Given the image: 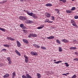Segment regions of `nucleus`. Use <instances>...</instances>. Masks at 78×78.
<instances>
[{"mask_svg": "<svg viewBox=\"0 0 78 78\" xmlns=\"http://www.w3.org/2000/svg\"><path fill=\"white\" fill-rule=\"evenodd\" d=\"M25 62L26 63H27L28 62V58L27 57L26 59H25Z\"/></svg>", "mask_w": 78, "mask_h": 78, "instance_id": "5701e85b", "label": "nucleus"}, {"mask_svg": "<svg viewBox=\"0 0 78 78\" xmlns=\"http://www.w3.org/2000/svg\"><path fill=\"white\" fill-rule=\"evenodd\" d=\"M27 13L29 15L32 16V12H27Z\"/></svg>", "mask_w": 78, "mask_h": 78, "instance_id": "bb28decb", "label": "nucleus"}, {"mask_svg": "<svg viewBox=\"0 0 78 78\" xmlns=\"http://www.w3.org/2000/svg\"><path fill=\"white\" fill-rule=\"evenodd\" d=\"M76 47H71L70 48V50H75L76 49Z\"/></svg>", "mask_w": 78, "mask_h": 78, "instance_id": "6ab92c4d", "label": "nucleus"}, {"mask_svg": "<svg viewBox=\"0 0 78 78\" xmlns=\"http://www.w3.org/2000/svg\"><path fill=\"white\" fill-rule=\"evenodd\" d=\"M3 50L4 51H6V49H3L2 50H1V51H3Z\"/></svg>", "mask_w": 78, "mask_h": 78, "instance_id": "79ce46f5", "label": "nucleus"}, {"mask_svg": "<svg viewBox=\"0 0 78 78\" xmlns=\"http://www.w3.org/2000/svg\"><path fill=\"white\" fill-rule=\"evenodd\" d=\"M53 61H55V62H56V60H55H55H53Z\"/></svg>", "mask_w": 78, "mask_h": 78, "instance_id": "49530a36", "label": "nucleus"}, {"mask_svg": "<svg viewBox=\"0 0 78 78\" xmlns=\"http://www.w3.org/2000/svg\"><path fill=\"white\" fill-rule=\"evenodd\" d=\"M31 54L33 55H37L38 53L37 52H35L32 51L31 52Z\"/></svg>", "mask_w": 78, "mask_h": 78, "instance_id": "6e6552de", "label": "nucleus"}, {"mask_svg": "<svg viewBox=\"0 0 78 78\" xmlns=\"http://www.w3.org/2000/svg\"><path fill=\"white\" fill-rule=\"evenodd\" d=\"M66 12L67 13H71L72 12V11L71 10H66Z\"/></svg>", "mask_w": 78, "mask_h": 78, "instance_id": "a878e982", "label": "nucleus"}, {"mask_svg": "<svg viewBox=\"0 0 78 78\" xmlns=\"http://www.w3.org/2000/svg\"><path fill=\"white\" fill-rule=\"evenodd\" d=\"M24 12H25V11H26V10H24Z\"/></svg>", "mask_w": 78, "mask_h": 78, "instance_id": "de8ad7c7", "label": "nucleus"}, {"mask_svg": "<svg viewBox=\"0 0 78 78\" xmlns=\"http://www.w3.org/2000/svg\"><path fill=\"white\" fill-rule=\"evenodd\" d=\"M7 39H8V40H10L11 41H15V39H13L12 38V37H7L6 38Z\"/></svg>", "mask_w": 78, "mask_h": 78, "instance_id": "39448f33", "label": "nucleus"}, {"mask_svg": "<svg viewBox=\"0 0 78 78\" xmlns=\"http://www.w3.org/2000/svg\"><path fill=\"white\" fill-rule=\"evenodd\" d=\"M41 49H46V48L45 47H43V46H42L41 47Z\"/></svg>", "mask_w": 78, "mask_h": 78, "instance_id": "2f4dec72", "label": "nucleus"}, {"mask_svg": "<svg viewBox=\"0 0 78 78\" xmlns=\"http://www.w3.org/2000/svg\"><path fill=\"white\" fill-rule=\"evenodd\" d=\"M65 64L66 65V67H68V66H69V65L68 64V63H66V62L65 63Z\"/></svg>", "mask_w": 78, "mask_h": 78, "instance_id": "f704fd0d", "label": "nucleus"}, {"mask_svg": "<svg viewBox=\"0 0 78 78\" xmlns=\"http://www.w3.org/2000/svg\"><path fill=\"white\" fill-rule=\"evenodd\" d=\"M62 61H58L57 62H54V63H55V64H59L60 63H62Z\"/></svg>", "mask_w": 78, "mask_h": 78, "instance_id": "f3484780", "label": "nucleus"}, {"mask_svg": "<svg viewBox=\"0 0 78 78\" xmlns=\"http://www.w3.org/2000/svg\"><path fill=\"white\" fill-rule=\"evenodd\" d=\"M44 27V25H40V26L38 27L37 29L38 30H40V29H42Z\"/></svg>", "mask_w": 78, "mask_h": 78, "instance_id": "1a4fd4ad", "label": "nucleus"}, {"mask_svg": "<svg viewBox=\"0 0 78 78\" xmlns=\"http://www.w3.org/2000/svg\"><path fill=\"white\" fill-rule=\"evenodd\" d=\"M71 23H72V25L76 27V28H78V26L76 24V23L75 21L73 20H71Z\"/></svg>", "mask_w": 78, "mask_h": 78, "instance_id": "f257e3e1", "label": "nucleus"}, {"mask_svg": "<svg viewBox=\"0 0 78 78\" xmlns=\"http://www.w3.org/2000/svg\"><path fill=\"white\" fill-rule=\"evenodd\" d=\"M37 36V35L36 34H30L28 36V37H36Z\"/></svg>", "mask_w": 78, "mask_h": 78, "instance_id": "7ed1b4c3", "label": "nucleus"}, {"mask_svg": "<svg viewBox=\"0 0 78 78\" xmlns=\"http://www.w3.org/2000/svg\"><path fill=\"white\" fill-rule=\"evenodd\" d=\"M11 63H12L11 60L10 58L9 62V64H11Z\"/></svg>", "mask_w": 78, "mask_h": 78, "instance_id": "c9c22d12", "label": "nucleus"}, {"mask_svg": "<svg viewBox=\"0 0 78 78\" xmlns=\"http://www.w3.org/2000/svg\"><path fill=\"white\" fill-rule=\"evenodd\" d=\"M20 26L21 27H24V25L23 24H21L20 25Z\"/></svg>", "mask_w": 78, "mask_h": 78, "instance_id": "72a5a7b5", "label": "nucleus"}, {"mask_svg": "<svg viewBox=\"0 0 78 78\" xmlns=\"http://www.w3.org/2000/svg\"><path fill=\"white\" fill-rule=\"evenodd\" d=\"M75 54H76V55H77L78 54V53H77V52H75Z\"/></svg>", "mask_w": 78, "mask_h": 78, "instance_id": "c03bdc74", "label": "nucleus"}, {"mask_svg": "<svg viewBox=\"0 0 78 78\" xmlns=\"http://www.w3.org/2000/svg\"><path fill=\"white\" fill-rule=\"evenodd\" d=\"M73 61H78V58H75L73 59Z\"/></svg>", "mask_w": 78, "mask_h": 78, "instance_id": "e433bc0d", "label": "nucleus"}, {"mask_svg": "<svg viewBox=\"0 0 78 78\" xmlns=\"http://www.w3.org/2000/svg\"><path fill=\"white\" fill-rule=\"evenodd\" d=\"M15 52L16 53V54H18V55H19V56H20V55H21L20 53V52H19V51H18L17 50H15Z\"/></svg>", "mask_w": 78, "mask_h": 78, "instance_id": "4468645a", "label": "nucleus"}, {"mask_svg": "<svg viewBox=\"0 0 78 78\" xmlns=\"http://www.w3.org/2000/svg\"><path fill=\"white\" fill-rule=\"evenodd\" d=\"M74 18L76 19H78V16H74Z\"/></svg>", "mask_w": 78, "mask_h": 78, "instance_id": "58836bf2", "label": "nucleus"}, {"mask_svg": "<svg viewBox=\"0 0 78 78\" xmlns=\"http://www.w3.org/2000/svg\"><path fill=\"white\" fill-rule=\"evenodd\" d=\"M4 46L6 47H9L10 45H8V44H4Z\"/></svg>", "mask_w": 78, "mask_h": 78, "instance_id": "aec40b11", "label": "nucleus"}, {"mask_svg": "<svg viewBox=\"0 0 78 78\" xmlns=\"http://www.w3.org/2000/svg\"><path fill=\"white\" fill-rule=\"evenodd\" d=\"M16 76V73L15 72H14V73H12V78H14Z\"/></svg>", "mask_w": 78, "mask_h": 78, "instance_id": "a211bd4d", "label": "nucleus"}, {"mask_svg": "<svg viewBox=\"0 0 78 78\" xmlns=\"http://www.w3.org/2000/svg\"><path fill=\"white\" fill-rule=\"evenodd\" d=\"M59 51L60 52H61L62 51V48L61 47H59Z\"/></svg>", "mask_w": 78, "mask_h": 78, "instance_id": "cd10ccee", "label": "nucleus"}, {"mask_svg": "<svg viewBox=\"0 0 78 78\" xmlns=\"http://www.w3.org/2000/svg\"><path fill=\"white\" fill-rule=\"evenodd\" d=\"M62 42H64L65 43H68V41L66 39H62Z\"/></svg>", "mask_w": 78, "mask_h": 78, "instance_id": "f8f14e48", "label": "nucleus"}, {"mask_svg": "<svg viewBox=\"0 0 78 78\" xmlns=\"http://www.w3.org/2000/svg\"><path fill=\"white\" fill-rule=\"evenodd\" d=\"M26 76L25 75H23L22 76V78H32V77L31 76H30L29 74H26Z\"/></svg>", "mask_w": 78, "mask_h": 78, "instance_id": "f03ea898", "label": "nucleus"}, {"mask_svg": "<svg viewBox=\"0 0 78 78\" xmlns=\"http://www.w3.org/2000/svg\"><path fill=\"white\" fill-rule=\"evenodd\" d=\"M69 73H63L62 74V76H67L68 74H69Z\"/></svg>", "mask_w": 78, "mask_h": 78, "instance_id": "393cba45", "label": "nucleus"}, {"mask_svg": "<svg viewBox=\"0 0 78 78\" xmlns=\"http://www.w3.org/2000/svg\"><path fill=\"white\" fill-rule=\"evenodd\" d=\"M23 42L26 44H28V41L27 39H23Z\"/></svg>", "mask_w": 78, "mask_h": 78, "instance_id": "0eeeda50", "label": "nucleus"}, {"mask_svg": "<svg viewBox=\"0 0 78 78\" xmlns=\"http://www.w3.org/2000/svg\"><path fill=\"white\" fill-rule=\"evenodd\" d=\"M24 58H25V59H26V58L27 57L26 55H24Z\"/></svg>", "mask_w": 78, "mask_h": 78, "instance_id": "37998d69", "label": "nucleus"}, {"mask_svg": "<svg viewBox=\"0 0 78 78\" xmlns=\"http://www.w3.org/2000/svg\"><path fill=\"white\" fill-rule=\"evenodd\" d=\"M76 9V7H72V8L71 9V10L72 11H74V10H75Z\"/></svg>", "mask_w": 78, "mask_h": 78, "instance_id": "c85d7f7f", "label": "nucleus"}, {"mask_svg": "<svg viewBox=\"0 0 78 78\" xmlns=\"http://www.w3.org/2000/svg\"><path fill=\"white\" fill-rule=\"evenodd\" d=\"M76 74H74V75H73V76L72 78H76Z\"/></svg>", "mask_w": 78, "mask_h": 78, "instance_id": "473e14b6", "label": "nucleus"}, {"mask_svg": "<svg viewBox=\"0 0 78 78\" xmlns=\"http://www.w3.org/2000/svg\"><path fill=\"white\" fill-rule=\"evenodd\" d=\"M32 17H34V18H37V17L36 16V14L35 13H33L32 12Z\"/></svg>", "mask_w": 78, "mask_h": 78, "instance_id": "2eb2a0df", "label": "nucleus"}, {"mask_svg": "<svg viewBox=\"0 0 78 78\" xmlns=\"http://www.w3.org/2000/svg\"><path fill=\"white\" fill-rule=\"evenodd\" d=\"M52 22H53V21H49V23H52Z\"/></svg>", "mask_w": 78, "mask_h": 78, "instance_id": "a18cd8bd", "label": "nucleus"}, {"mask_svg": "<svg viewBox=\"0 0 78 78\" xmlns=\"http://www.w3.org/2000/svg\"><path fill=\"white\" fill-rule=\"evenodd\" d=\"M19 19L20 20H24L26 19V18L24 16H20Z\"/></svg>", "mask_w": 78, "mask_h": 78, "instance_id": "20e7f679", "label": "nucleus"}, {"mask_svg": "<svg viewBox=\"0 0 78 78\" xmlns=\"http://www.w3.org/2000/svg\"><path fill=\"white\" fill-rule=\"evenodd\" d=\"M33 22V21H31L30 20H27L26 21V23H32Z\"/></svg>", "mask_w": 78, "mask_h": 78, "instance_id": "423d86ee", "label": "nucleus"}, {"mask_svg": "<svg viewBox=\"0 0 78 78\" xmlns=\"http://www.w3.org/2000/svg\"><path fill=\"white\" fill-rule=\"evenodd\" d=\"M44 22L45 23H47V22H49V20L48 19H46Z\"/></svg>", "mask_w": 78, "mask_h": 78, "instance_id": "c756f323", "label": "nucleus"}, {"mask_svg": "<svg viewBox=\"0 0 78 78\" xmlns=\"http://www.w3.org/2000/svg\"><path fill=\"white\" fill-rule=\"evenodd\" d=\"M56 10L57 11V13H59V10L58 9H56Z\"/></svg>", "mask_w": 78, "mask_h": 78, "instance_id": "a19ab883", "label": "nucleus"}, {"mask_svg": "<svg viewBox=\"0 0 78 78\" xmlns=\"http://www.w3.org/2000/svg\"><path fill=\"white\" fill-rule=\"evenodd\" d=\"M16 43H17V45L18 47H20L21 46V44L20 42L19 41H16Z\"/></svg>", "mask_w": 78, "mask_h": 78, "instance_id": "9b49d317", "label": "nucleus"}, {"mask_svg": "<svg viewBox=\"0 0 78 78\" xmlns=\"http://www.w3.org/2000/svg\"><path fill=\"white\" fill-rule=\"evenodd\" d=\"M45 5L47 6H52V4H51L50 3H48L47 4H46Z\"/></svg>", "mask_w": 78, "mask_h": 78, "instance_id": "412c9836", "label": "nucleus"}, {"mask_svg": "<svg viewBox=\"0 0 78 78\" xmlns=\"http://www.w3.org/2000/svg\"><path fill=\"white\" fill-rule=\"evenodd\" d=\"M54 36H50L49 37H47V38L48 39H54Z\"/></svg>", "mask_w": 78, "mask_h": 78, "instance_id": "9d476101", "label": "nucleus"}, {"mask_svg": "<svg viewBox=\"0 0 78 78\" xmlns=\"http://www.w3.org/2000/svg\"><path fill=\"white\" fill-rule=\"evenodd\" d=\"M46 16L47 17L49 18V17H50L51 15L49 13H47Z\"/></svg>", "mask_w": 78, "mask_h": 78, "instance_id": "7c9ffc66", "label": "nucleus"}, {"mask_svg": "<svg viewBox=\"0 0 78 78\" xmlns=\"http://www.w3.org/2000/svg\"><path fill=\"white\" fill-rule=\"evenodd\" d=\"M9 75L8 73L5 74V75L3 76V77L4 78H7L8 77H9Z\"/></svg>", "mask_w": 78, "mask_h": 78, "instance_id": "ddd939ff", "label": "nucleus"}, {"mask_svg": "<svg viewBox=\"0 0 78 78\" xmlns=\"http://www.w3.org/2000/svg\"><path fill=\"white\" fill-rule=\"evenodd\" d=\"M56 42L57 43H58V44H61V42L60 41V40L57 39L56 40Z\"/></svg>", "mask_w": 78, "mask_h": 78, "instance_id": "4be33fe9", "label": "nucleus"}, {"mask_svg": "<svg viewBox=\"0 0 78 78\" xmlns=\"http://www.w3.org/2000/svg\"><path fill=\"white\" fill-rule=\"evenodd\" d=\"M51 18H52V20H55L54 17H53V16H51Z\"/></svg>", "mask_w": 78, "mask_h": 78, "instance_id": "ea45409f", "label": "nucleus"}, {"mask_svg": "<svg viewBox=\"0 0 78 78\" xmlns=\"http://www.w3.org/2000/svg\"><path fill=\"white\" fill-rule=\"evenodd\" d=\"M0 30H1L2 31L5 32V29H4V28H2L1 27H0Z\"/></svg>", "mask_w": 78, "mask_h": 78, "instance_id": "b1692460", "label": "nucleus"}, {"mask_svg": "<svg viewBox=\"0 0 78 78\" xmlns=\"http://www.w3.org/2000/svg\"><path fill=\"white\" fill-rule=\"evenodd\" d=\"M34 47H35L36 48H40V46L38 45H37V44H34Z\"/></svg>", "mask_w": 78, "mask_h": 78, "instance_id": "dca6fc26", "label": "nucleus"}, {"mask_svg": "<svg viewBox=\"0 0 78 78\" xmlns=\"http://www.w3.org/2000/svg\"><path fill=\"white\" fill-rule=\"evenodd\" d=\"M10 59V57H8V58H7V59L8 60L9 62Z\"/></svg>", "mask_w": 78, "mask_h": 78, "instance_id": "4c0bfd02", "label": "nucleus"}]
</instances>
